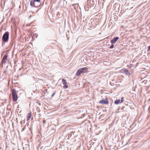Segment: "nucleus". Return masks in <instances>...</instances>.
<instances>
[{"instance_id": "1", "label": "nucleus", "mask_w": 150, "mask_h": 150, "mask_svg": "<svg viewBox=\"0 0 150 150\" xmlns=\"http://www.w3.org/2000/svg\"><path fill=\"white\" fill-rule=\"evenodd\" d=\"M40 0H31L30 2V5L32 6H34L36 8H39L41 5Z\"/></svg>"}, {"instance_id": "2", "label": "nucleus", "mask_w": 150, "mask_h": 150, "mask_svg": "<svg viewBox=\"0 0 150 150\" xmlns=\"http://www.w3.org/2000/svg\"><path fill=\"white\" fill-rule=\"evenodd\" d=\"M12 94L13 100L15 102L18 99V97L17 93L15 89H13L12 90Z\"/></svg>"}, {"instance_id": "3", "label": "nucleus", "mask_w": 150, "mask_h": 150, "mask_svg": "<svg viewBox=\"0 0 150 150\" xmlns=\"http://www.w3.org/2000/svg\"><path fill=\"white\" fill-rule=\"evenodd\" d=\"M9 37V33L8 32H6L3 35L2 40L4 42H6L8 41V39Z\"/></svg>"}, {"instance_id": "4", "label": "nucleus", "mask_w": 150, "mask_h": 150, "mask_svg": "<svg viewBox=\"0 0 150 150\" xmlns=\"http://www.w3.org/2000/svg\"><path fill=\"white\" fill-rule=\"evenodd\" d=\"M109 101L107 98H106L105 100H101L99 103L101 104H108V103Z\"/></svg>"}, {"instance_id": "5", "label": "nucleus", "mask_w": 150, "mask_h": 150, "mask_svg": "<svg viewBox=\"0 0 150 150\" xmlns=\"http://www.w3.org/2000/svg\"><path fill=\"white\" fill-rule=\"evenodd\" d=\"M8 55L7 53H6L4 56L2 61V64H5L7 60V57Z\"/></svg>"}, {"instance_id": "6", "label": "nucleus", "mask_w": 150, "mask_h": 150, "mask_svg": "<svg viewBox=\"0 0 150 150\" xmlns=\"http://www.w3.org/2000/svg\"><path fill=\"white\" fill-rule=\"evenodd\" d=\"M121 72L125 73L126 75L129 76L131 75V74L129 72V71L125 68L122 69L121 70Z\"/></svg>"}, {"instance_id": "7", "label": "nucleus", "mask_w": 150, "mask_h": 150, "mask_svg": "<svg viewBox=\"0 0 150 150\" xmlns=\"http://www.w3.org/2000/svg\"><path fill=\"white\" fill-rule=\"evenodd\" d=\"M62 83L63 85H64L63 86V88H66L68 87V85L67 84V83L66 80L64 79H63L62 80Z\"/></svg>"}, {"instance_id": "8", "label": "nucleus", "mask_w": 150, "mask_h": 150, "mask_svg": "<svg viewBox=\"0 0 150 150\" xmlns=\"http://www.w3.org/2000/svg\"><path fill=\"white\" fill-rule=\"evenodd\" d=\"M118 39L119 38L118 37L114 38L112 40L110 41V42L112 44H114L118 40Z\"/></svg>"}, {"instance_id": "9", "label": "nucleus", "mask_w": 150, "mask_h": 150, "mask_svg": "<svg viewBox=\"0 0 150 150\" xmlns=\"http://www.w3.org/2000/svg\"><path fill=\"white\" fill-rule=\"evenodd\" d=\"M83 72H82V70L81 69H79L77 71L76 73V76H79Z\"/></svg>"}, {"instance_id": "10", "label": "nucleus", "mask_w": 150, "mask_h": 150, "mask_svg": "<svg viewBox=\"0 0 150 150\" xmlns=\"http://www.w3.org/2000/svg\"><path fill=\"white\" fill-rule=\"evenodd\" d=\"M31 116V113L30 112V113H28L27 116L26 120L27 121L29 120Z\"/></svg>"}, {"instance_id": "11", "label": "nucleus", "mask_w": 150, "mask_h": 150, "mask_svg": "<svg viewBox=\"0 0 150 150\" xmlns=\"http://www.w3.org/2000/svg\"><path fill=\"white\" fill-rule=\"evenodd\" d=\"M80 69L82 70L83 72H86L88 70V68H87V67H83Z\"/></svg>"}, {"instance_id": "12", "label": "nucleus", "mask_w": 150, "mask_h": 150, "mask_svg": "<svg viewBox=\"0 0 150 150\" xmlns=\"http://www.w3.org/2000/svg\"><path fill=\"white\" fill-rule=\"evenodd\" d=\"M120 103V100H117L115 102V103L116 104H118Z\"/></svg>"}, {"instance_id": "13", "label": "nucleus", "mask_w": 150, "mask_h": 150, "mask_svg": "<svg viewBox=\"0 0 150 150\" xmlns=\"http://www.w3.org/2000/svg\"><path fill=\"white\" fill-rule=\"evenodd\" d=\"M124 101V98L123 97H122L121 98V101L120 102V103H122Z\"/></svg>"}, {"instance_id": "14", "label": "nucleus", "mask_w": 150, "mask_h": 150, "mask_svg": "<svg viewBox=\"0 0 150 150\" xmlns=\"http://www.w3.org/2000/svg\"><path fill=\"white\" fill-rule=\"evenodd\" d=\"M114 47V45H112L110 47V49L113 48Z\"/></svg>"}, {"instance_id": "15", "label": "nucleus", "mask_w": 150, "mask_h": 150, "mask_svg": "<svg viewBox=\"0 0 150 150\" xmlns=\"http://www.w3.org/2000/svg\"><path fill=\"white\" fill-rule=\"evenodd\" d=\"M25 129V127H24L22 129V131H24Z\"/></svg>"}, {"instance_id": "16", "label": "nucleus", "mask_w": 150, "mask_h": 150, "mask_svg": "<svg viewBox=\"0 0 150 150\" xmlns=\"http://www.w3.org/2000/svg\"><path fill=\"white\" fill-rule=\"evenodd\" d=\"M148 50L150 51V45L148 47Z\"/></svg>"}, {"instance_id": "17", "label": "nucleus", "mask_w": 150, "mask_h": 150, "mask_svg": "<svg viewBox=\"0 0 150 150\" xmlns=\"http://www.w3.org/2000/svg\"><path fill=\"white\" fill-rule=\"evenodd\" d=\"M55 92H54L52 94V96L53 97L54 96V95H55Z\"/></svg>"}, {"instance_id": "18", "label": "nucleus", "mask_w": 150, "mask_h": 150, "mask_svg": "<svg viewBox=\"0 0 150 150\" xmlns=\"http://www.w3.org/2000/svg\"><path fill=\"white\" fill-rule=\"evenodd\" d=\"M45 122H46V121L45 120H44L43 121V123L44 124H45Z\"/></svg>"}]
</instances>
